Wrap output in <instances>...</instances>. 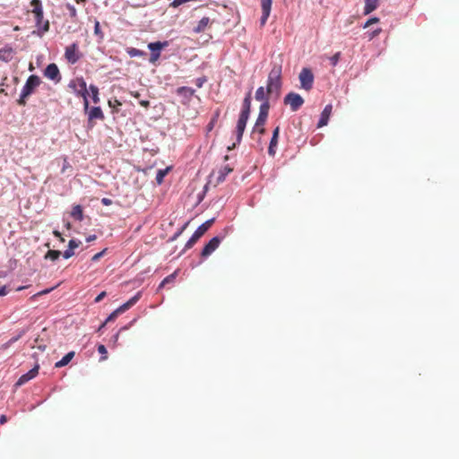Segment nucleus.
<instances>
[{
	"label": "nucleus",
	"instance_id": "1a4fd4ad",
	"mask_svg": "<svg viewBox=\"0 0 459 459\" xmlns=\"http://www.w3.org/2000/svg\"><path fill=\"white\" fill-rule=\"evenodd\" d=\"M65 56L70 64L74 65L77 63L81 57L78 49V44L74 42L70 46L66 47Z\"/></svg>",
	"mask_w": 459,
	"mask_h": 459
},
{
	"label": "nucleus",
	"instance_id": "f704fd0d",
	"mask_svg": "<svg viewBox=\"0 0 459 459\" xmlns=\"http://www.w3.org/2000/svg\"><path fill=\"white\" fill-rule=\"evenodd\" d=\"M168 172V169H159L156 174V181L158 184H161L163 181L164 177L166 176Z\"/></svg>",
	"mask_w": 459,
	"mask_h": 459
},
{
	"label": "nucleus",
	"instance_id": "a19ab883",
	"mask_svg": "<svg viewBox=\"0 0 459 459\" xmlns=\"http://www.w3.org/2000/svg\"><path fill=\"white\" fill-rule=\"evenodd\" d=\"M81 244V241H78L76 239H71L68 243V247L72 249L73 251L79 247Z\"/></svg>",
	"mask_w": 459,
	"mask_h": 459
},
{
	"label": "nucleus",
	"instance_id": "0e129e2a",
	"mask_svg": "<svg viewBox=\"0 0 459 459\" xmlns=\"http://www.w3.org/2000/svg\"><path fill=\"white\" fill-rule=\"evenodd\" d=\"M7 421V418L5 415H1L0 417V424H4Z\"/></svg>",
	"mask_w": 459,
	"mask_h": 459
},
{
	"label": "nucleus",
	"instance_id": "49530a36",
	"mask_svg": "<svg viewBox=\"0 0 459 459\" xmlns=\"http://www.w3.org/2000/svg\"><path fill=\"white\" fill-rule=\"evenodd\" d=\"M127 309H129L126 303L122 304L117 308V313L122 314L126 312Z\"/></svg>",
	"mask_w": 459,
	"mask_h": 459
},
{
	"label": "nucleus",
	"instance_id": "473e14b6",
	"mask_svg": "<svg viewBox=\"0 0 459 459\" xmlns=\"http://www.w3.org/2000/svg\"><path fill=\"white\" fill-rule=\"evenodd\" d=\"M141 297L142 291H138L136 294H134L128 301L126 302L127 307L130 308L135 305Z\"/></svg>",
	"mask_w": 459,
	"mask_h": 459
},
{
	"label": "nucleus",
	"instance_id": "f8f14e48",
	"mask_svg": "<svg viewBox=\"0 0 459 459\" xmlns=\"http://www.w3.org/2000/svg\"><path fill=\"white\" fill-rule=\"evenodd\" d=\"M39 372V367L36 366L30 370H29L27 373L22 375L18 381L16 382V385L20 386L27 383L28 381L33 379Z\"/></svg>",
	"mask_w": 459,
	"mask_h": 459
},
{
	"label": "nucleus",
	"instance_id": "a18cd8bd",
	"mask_svg": "<svg viewBox=\"0 0 459 459\" xmlns=\"http://www.w3.org/2000/svg\"><path fill=\"white\" fill-rule=\"evenodd\" d=\"M119 315V313H117V309H115L105 320L107 323L113 321L116 319V317Z\"/></svg>",
	"mask_w": 459,
	"mask_h": 459
},
{
	"label": "nucleus",
	"instance_id": "c756f323",
	"mask_svg": "<svg viewBox=\"0 0 459 459\" xmlns=\"http://www.w3.org/2000/svg\"><path fill=\"white\" fill-rule=\"evenodd\" d=\"M61 255V252L58 251V250H49L46 255H45V258L46 259H49L51 261H56L59 258V256Z\"/></svg>",
	"mask_w": 459,
	"mask_h": 459
},
{
	"label": "nucleus",
	"instance_id": "7ed1b4c3",
	"mask_svg": "<svg viewBox=\"0 0 459 459\" xmlns=\"http://www.w3.org/2000/svg\"><path fill=\"white\" fill-rule=\"evenodd\" d=\"M39 84L40 78L38 75H30L21 91L20 99L18 100L19 105L24 106L26 104V98L31 95Z\"/></svg>",
	"mask_w": 459,
	"mask_h": 459
},
{
	"label": "nucleus",
	"instance_id": "774afa93",
	"mask_svg": "<svg viewBox=\"0 0 459 459\" xmlns=\"http://www.w3.org/2000/svg\"><path fill=\"white\" fill-rule=\"evenodd\" d=\"M53 233H54V235H55L56 237H58V238H60V237H61V234H60V232H59L58 230H54V232H53Z\"/></svg>",
	"mask_w": 459,
	"mask_h": 459
},
{
	"label": "nucleus",
	"instance_id": "3c124183",
	"mask_svg": "<svg viewBox=\"0 0 459 459\" xmlns=\"http://www.w3.org/2000/svg\"><path fill=\"white\" fill-rule=\"evenodd\" d=\"M160 56V53H151L150 62L154 63L159 59Z\"/></svg>",
	"mask_w": 459,
	"mask_h": 459
},
{
	"label": "nucleus",
	"instance_id": "ea45409f",
	"mask_svg": "<svg viewBox=\"0 0 459 459\" xmlns=\"http://www.w3.org/2000/svg\"><path fill=\"white\" fill-rule=\"evenodd\" d=\"M94 33H95V35H97L100 39L103 38V34H102V31L100 30V22L98 21H96L95 24H94Z\"/></svg>",
	"mask_w": 459,
	"mask_h": 459
},
{
	"label": "nucleus",
	"instance_id": "aec40b11",
	"mask_svg": "<svg viewBox=\"0 0 459 459\" xmlns=\"http://www.w3.org/2000/svg\"><path fill=\"white\" fill-rule=\"evenodd\" d=\"M74 356V351H70V352L66 353L60 360L56 362L55 367L62 368V367L66 366L72 360Z\"/></svg>",
	"mask_w": 459,
	"mask_h": 459
},
{
	"label": "nucleus",
	"instance_id": "423d86ee",
	"mask_svg": "<svg viewBox=\"0 0 459 459\" xmlns=\"http://www.w3.org/2000/svg\"><path fill=\"white\" fill-rule=\"evenodd\" d=\"M229 229L225 228L223 231L219 235L210 239V241L204 247L201 255L204 257H207L212 255L219 247L222 239L228 235Z\"/></svg>",
	"mask_w": 459,
	"mask_h": 459
},
{
	"label": "nucleus",
	"instance_id": "09e8293b",
	"mask_svg": "<svg viewBox=\"0 0 459 459\" xmlns=\"http://www.w3.org/2000/svg\"><path fill=\"white\" fill-rule=\"evenodd\" d=\"M270 16V13H262V16L260 19L261 24L264 25L268 20V17Z\"/></svg>",
	"mask_w": 459,
	"mask_h": 459
},
{
	"label": "nucleus",
	"instance_id": "58836bf2",
	"mask_svg": "<svg viewBox=\"0 0 459 459\" xmlns=\"http://www.w3.org/2000/svg\"><path fill=\"white\" fill-rule=\"evenodd\" d=\"M341 53L337 52L333 56L330 57V63L333 66L337 65L339 60H340Z\"/></svg>",
	"mask_w": 459,
	"mask_h": 459
},
{
	"label": "nucleus",
	"instance_id": "e433bc0d",
	"mask_svg": "<svg viewBox=\"0 0 459 459\" xmlns=\"http://www.w3.org/2000/svg\"><path fill=\"white\" fill-rule=\"evenodd\" d=\"M279 132H280V128H279V126H277L273 130V136H272L271 141H270L271 145H276L277 146Z\"/></svg>",
	"mask_w": 459,
	"mask_h": 459
},
{
	"label": "nucleus",
	"instance_id": "cd10ccee",
	"mask_svg": "<svg viewBox=\"0 0 459 459\" xmlns=\"http://www.w3.org/2000/svg\"><path fill=\"white\" fill-rule=\"evenodd\" d=\"M89 91L91 92L92 101L94 103H99L100 102L99 88L96 85L91 84L89 87Z\"/></svg>",
	"mask_w": 459,
	"mask_h": 459
},
{
	"label": "nucleus",
	"instance_id": "a878e982",
	"mask_svg": "<svg viewBox=\"0 0 459 459\" xmlns=\"http://www.w3.org/2000/svg\"><path fill=\"white\" fill-rule=\"evenodd\" d=\"M126 53L130 57H140L146 55L144 51L134 48H127Z\"/></svg>",
	"mask_w": 459,
	"mask_h": 459
},
{
	"label": "nucleus",
	"instance_id": "5fc2aeb1",
	"mask_svg": "<svg viewBox=\"0 0 459 459\" xmlns=\"http://www.w3.org/2000/svg\"><path fill=\"white\" fill-rule=\"evenodd\" d=\"M186 3V0H174L172 3H171V5L173 7H178L179 5H181L182 4H185Z\"/></svg>",
	"mask_w": 459,
	"mask_h": 459
},
{
	"label": "nucleus",
	"instance_id": "c03bdc74",
	"mask_svg": "<svg viewBox=\"0 0 459 459\" xmlns=\"http://www.w3.org/2000/svg\"><path fill=\"white\" fill-rule=\"evenodd\" d=\"M379 22V19L377 18V17H372L370 19H368L366 23L364 24V28H367L368 27L369 25L373 24V23H377Z\"/></svg>",
	"mask_w": 459,
	"mask_h": 459
},
{
	"label": "nucleus",
	"instance_id": "6e6d98bb",
	"mask_svg": "<svg viewBox=\"0 0 459 459\" xmlns=\"http://www.w3.org/2000/svg\"><path fill=\"white\" fill-rule=\"evenodd\" d=\"M275 147L276 145H269V148H268V153L271 155V156H274L275 154Z\"/></svg>",
	"mask_w": 459,
	"mask_h": 459
},
{
	"label": "nucleus",
	"instance_id": "bb28decb",
	"mask_svg": "<svg viewBox=\"0 0 459 459\" xmlns=\"http://www.w3.org/2000/svg\"><path fill=\"white\" fill-rule=\"evenodd\" d=\"M265 92H266V91L263 86H260L259 88H257L255 94V100L258 101H262V102L268 100V99L265 95Z\"/></svg>",
	"mask_w": 459,
	"mask_h": 459
},
{
	"label": "nucleus",
	"instance_id": "412c9836",
	"mask_svg": "<svg viewBox=\"0 0 459 459\" xmlns=\"http://www.w3.org/2000/svg\"><path fill=\"white\" fill-rule=\"evenodd\" d=\"M210 22V19L208 17H203L197 23V25L193 29L195 33L203 32L207 25Z\"/></svg>",
	"mask_w": 459,
	"mask_h": 459
},
{
	"label": "nucleus",
	"instance_id": "052dcab7",
	"mask_svg": "<svg viewBox=\"0 0 459 459\" xmlns=\"http://www.w3.org/2000/svg\"><path fill=\"white\" fill-rule=\"evenodd\" d=\"M101 204L104 205H110L112 204V201L109 198L104 197L101 199Z\"/></svg>",
	"mask_w": 459,
	"mask_h": 459
},
{
	"label": "nucleus",
	"instance_id": "7c9ffc66",
	"mask_svg": "<svg viewBox=\"0 0 459 459\" xmlns=\"http://www.w3.org/2000/svg\"><path fill=\"white\" fill-rule=\"evenodd\" d=\"M178 274V272H174L173 273L168 275L167 277H165L162 281L160 283V286L159 288H162L164 287L166 284L169 283V282H172L174 281V280L176 279V276Z\"/></svg>",
	"mask_w": 459,
	"mask_h": 459
},
{
	"label": "nucleus",
	"instance_id": "f03ea898",
	"mask_svg": "<svg viewBox=\"0 0 459 459\" xmlns=\"http://www.w3.org/2000/svg\"><path fill=\"white\" fill-rule=\"evenodd\" d=\"M68 87L73 91V92L79 97L83 99V107L84 110H88L89 108V100L88 95L89 91L87 90V84L85 80L82 77H76L70 81Z\"/></svg>",
	"mask_w": 459,
	"mask_h": 459
},
{
	"label": "nucleus",
	"instance_id": "4d7b16f0",
	"mask_svg": "<svg viewBox=\"0 0 459 459\" xmlns=\"http://www.w3.org/2000/svg\"><path fill=\"white\" fill-rule=\"evenodd\" d=\"M205 81H206L205 78H197L196 79V86L198 88H201Z\"/></svg>",
	"mask_w": 459,
	"mask_h": 459
},
{
	"label": "nucleus",
	"instance_id": "4c0bfd02",
	"mask_svg": "<svg viewBox=\"0 0 459 459\" xmlns=\"http://www.w3.org/2000/svg\"><path fill=\"white\" fill-rule=\"evenodd\" d=\"M66 9L68 10L69 15L72 18H75L77 16L76 8L73 4H66Z\"/></svg>",
	"mask_w": 459,
	"mask_h": 459
},
{
	"label": "nucleus",
	"instance_id": "13d9d810",
	"mask_svg": "<svg viewBox=\"0 0 459 459\" xmlns=\"http://www.w3.org/2000/svg\"><path fill=\"white\" fill-rule=\"evenodd\" d=\"M381 30H381L380 28H378V29H377V30H373V31L370 33L369 38H370V39H373L374 37L377 36V35L381 32Z\"/></svg>",
	"mask_w": 459,
	"mask_h": 459
},
{
	"label": "nucleus",
	"instance_id": "37998d69",
	"mask_svg": "<svg viewBox=\"0 0 459 459\" xmlns=\"http://www.w3.org/2000/svg\"><path fill=\"white\" fill-rule=\"evenodd\" d=\"M74 255V252L72 249H70L69 247H67V249H65L63 253V256L65 259H68V258L72 257Z\"/></svg>",
	"mask_w": 459,
	"mask_h": 459
},
{
	"label": "nucleus",
	"instance_id": "a211bd4d",
	"mask_svg": "<svg viewBox=\"0 0 459 459\" xmlns=\"http://www.w3.org/2000/svg\"><path fill=\"white\" fill-rule=\"evenodd\" d=\"M177 92L179 96L189 100L194 96L195 91L193 88L182 86L178 89Z\"/></svg>",
	"mask_w": 459,
	"mask_h": 459
},
{
	"label": "nucleus",
	"instance_id": "8fccbe9b",
	"mask_svg": "<svg viewBox=\"0 0 459 459\" xmlns=\"http://www.w3.org/2000/svg\"><path fill=\"white\" fill-rule=\"evenodd\" d=\"M22 333H20V334H18V335H16V336L12 337V338L8 341V342L6 343V345H11L12 343H14L15 342H17V341L21 338V336H22Z\"/></svg>",
	"mask_w": 459,
	"mask_h": 459
},
{
	"label": "nucleus",
	"instance_id": "6e6552de",
	"mask_svg": "<svg viewBox=\"0 0 459 459\" xmlns=\"http://www.w3.org/2000/svg\"><path fill=\"white\" fill-rule=\"evenodd\" d=\"M284 104L290 105V109L295 112L304 104V99L296 92H290L284 97Z\"/></svg>",
	"mask_w": 459,
	"mask_h": 459
},
{
	"label": "nucleus",
	"instance_id": "c9c22d12",
	"mask_svg": "<svg viewBox=\"0 0 459 459\" xmlns=\"http://www.w3.org/2000/svg\"><path fill=\"white\" fill-rule=\"evenodd\" d=\"M98 351H99V353H100V354H101V357H100V361H104V360H106V359H107V358H108V357H107V353H108V351H107V348L105 347V345H103V344H100V345L98 346Z\"/></svg>",
	"mask_w": 459,
	"mask_h": 459
},
{
	"label": "nucleus",
	"instance_id": "dca6fc26",
	"mask_svg": "<svg viewBox=\"0 0 459 459\" xmlns=\"http://www.w3.org/2000/svg\"><path fill=\"white\" fill-rule=\"evenodd\" d=\"M168 46H169L168 41H155V42L149 43L148 48L150 49V51L152 53H160V50L163 48H166Z\"/></svg>",
	"mask_w": 459,
	"mask_h": 459
},
{
	"label": "nucleus",
	"instance_id": "0eeeda50",
	"mask_svg": "<svg viewBox=\"0 0 459 459\" xmlns=\"http://www.w3.org/2000/svg\"><path fill=\"white\" fill-rule=\"evenodd\" d=\"M299 79L300 82V87L306 91H309L313 87L314 74L309 68H303L299 73Z\"/></svg>",
	"mask_w": 459,
	"mask_h": 459
},
{
	"label": "nucleus",
	"instance_id": "393cba45",
	"mask_svg": "<svg viewBox=\"0 0 459 459\" xmlns=\"http://www.w3.org/2000/svg\"><path fill=\"white\" fill-rule=\"evenodd\" d=\"M269 108H270L269 100H265V101L262 102V104L260 105V108H259L258 116L267 119Z\"/></svg>",
	"mask_w": 459,
	"mask_h": 459
},
{
	"label": "nucleus",
	"instance_id": "864d4df0",
	"mask_svg": "<svg viewBox=\"0 0 459 459\" xmlns=\"http://www.w3.org/2000/svg\"><path fill=\"white\" fill-rule=\"evenodd\" d=\"M104 253H105V250H102L101 252H99V253L95 254V255L92 256L91 260H92L93 262L98 261V260H99V259H100V258L104 255Z\"/></svg>",
	"mask_w": 459,
	"mask_h": 459
},
{
	"label": "nucleus",
	"instance_id": "bf43d9fd",
	"mask_svg": "<svg viewBox=\"0 0 459 459\" xmlns=\"http://www.w3.org/2000/svg\"><path fill=\"white\" fill-rule=\"evenodd\" d=\"M118 338H119V332H117L116 334H114L112 337H111V342H113L114 345L117 344V341H118Z\"/></svg>",
	"mask_w": 459,
	"mask_h": 459
},
{
	"label": "nucleus",
	"instance_id": "20e7f679",
	"mask_svg": "<svg viewBox=\"0 0 459 459\" xmlns=\"http://www.w3.org/2000/svg\"><path fill=\"white\" fill-rule=\"evenodd\" d=\"M31 5L33 6L32 13L35 14L36 25L42 32H46L49 29L48 21H43V8L40 0H32Z\"/></svg>",
	"mask_w": 459,
	"mask_h": 459
},
{
	"label": "nucleus",
	"instance_id": "680f3d73",
	"mask_svg": "<svg viewBox=\"0 0 459 459\" xmlns=\"http://www.w3.org/2000/svg\"><path fill=\"white\" fill-rule=\"evenodd\" d=\"M7 294L6 287L3 286L0 288V296H4Z\"/></svg>",
	"mask_w": 459,
	"mask_h": 459
},
{
	"label": "nucleus",
	"instance_id": "e2e57ef3",
	"mask_svg": "<svg viewBox=\"0 0 459 459\" xmlns=\"http://www.w3.org/2000/svg\"><path fill=\"white\" fill-rule=\"evenodd\" d=\"M96 239V235H90L86 238L87 242H91Z\"/></svg>",
	"mask_w": 459,
	"mask_h": 459
},
{
	"label": "nucleus",
	"instance_id": "6ab92c4d",
	"mask_svg": "<svg viewBox=\"0 0 459 459\" xmlns=\"http://www.w3.org/2000/svg\"><path fill=\"white\" fill-rule=\"evenodd\" d=\"M13 57V50L11 48H4L0 49V60L9 62Z\"/></svg>",
	"mask_w": 459,
	"mask_h": 459
},
{
	"label": "nucleus",
	"instance_id": "5701e85b",
	"mask_svg": "<svg viewBox=\"0 0 459 459\" xmlns=\"http://www.w3.org/2000/svg\"><path fill=\"white\" fill-rule=\"evenodd\" d=\"M365 1V7H364V13L369 14L374 10L377 8V0H364Z\"/></svg>",
	"mask_w": 459,
	"mask_h": 459
},
{
	"label": "nucleus",
	"instance_id": "2f4dec72",
	"mask_svg": "<svg viewBox=\"0 0 459 459\" xmlns=\"http://www.w3.org/2000/svg\"><path fill=\"white\" fill-rule=\"evenodd\" d=\"M220 113H221L220 109L215 110V112H214V114H213V116H212V117L211 119V121L207 125V130L208 131H212V128L214 127V125H215V123L217 122V120H218V118L220 117Z\"/></svg>",
	"mask_w": 459,
	"mask_h": 459
},
{
	"label": "nucleus",
	"instance_id": "4468645a",
	"mask_svg": "<svg viewBox=\"0 0 459 459\" xmlns=\"http://www.w3.org/2000/svg\"><path fill=\"white\" fill-rule=\"evenodd\" d=\"M85 112L88 115V119L93 120V119H103L104 115L102 112V109L100 107H92L91 108H88V110H85Z\"/></svg>",
	"mask_w": 459,
	"mask_h": 459
},
{
	"label": "nucleus",
	"instance_id": "72a5a7b5",
	"mask_svg": "<svg viewBox=\"0 0 459 459\" xmlns=\"http://www.w3.org/2000/svg\"><path fill=\"white\" fill-rule=\"evenodd\" d=\"M141 297L142 291H138L136 294H134L128 301L126 302L127 307L130 308L135 305Z\"/></svg>",
	"mask_w": 459,
	"mask_h": 459
},
{
	"label": "nucleus",
	"instance_id": "9d476101",
	"mask_svg": "<svg viewBox=\"0 0 459 459\" xmlns=\"http://www.w3.org/2000/svg\"><path fill=\"white\" fill-rule=\"evenodd\" d=\"M248 117H247V116L239 114V117H238V119L237 122V126H236V131H235L236 141H237L236 143H238V144L240 143V142L242 140V136H243Z\"/></svg>",
	"mask_w": 459,
	"mask_h": 459
},
{
	"label": "nucleus",
	"instance_id": "c85d7f7f",
	"mask_svg": "<svg viewBox=\"0 0 459 459\" xmlns=\"http://www.w3.org/2000/svg\"><path fill=\"white\" fill-rule=\"evenodd\" d=\"M273 0H261L262 13H271Z\"/></svg>",
	"mask_w": 459,
	"mask_h": 459
},
{
	"label": "nucleus",
	"instance_id": "ddd939ff",
	"mask_svg": "<svg viewBox=\"0 0 459 459\" xmlns=\"http://www.w3.org/2000/svg\"><path fill=\"white\" fill-rule=\"evenodd\" d=\"M332 108H333V107L331 104H328L325 107V108L323 109V111L320 115V117H319V120L317 123V127H323L328 124V121H329V118H330V116L332 113Z\"/></svg>",
	"mask_w": 459,
	"mask_h": 459
},
{
	"label": "nucleus",
	"instance_id": "4be33fe9",
	"mask_svg": "<svg viewBox=\"0 0 459 459\" xmlns=\"http://www.w3.org/2000/svg\"><path fill=\"white\" fill-rule=\"evenodd\" d=\"M266 122V118L257 117L255 126L253 128V133L257 131L260 134H264L265 132V129L263 127L264 125Z\"/></svg>",
	"mask_w": 459,
	"mask_h": 459
},
{
	"label": "nucleus",
	"instance_id": "de8ad7c7",
	"mask_svg": "<svg viewBox=\"0 0 459 459\" xmlns=\"http://www.w3.org/2000/svg\"><path fill=\"white\" fill-rule=\"evenodd\" d=\"M127 309H129L126 303L122 304L117 308V313L122 314L126 312Z\"/></svg>",
	"mask_w": 459,
	"mask_h": 459
},
{
	"label": "nucleus",
	"instance_id": "603ef678",
	"mask_svg": "<svg viewBox=\"0 0 459 459\" xmlns=\"http://www.w3.org/2000/svg\"><path fill=\"white\" fill-rule=\"evenodd\" d=\"M107 293L106 291H101L96 298H95V302L98 303L100 302V300H102V299H104L106 297Z\"/></svg>",
	"mask_w": 459,
	"mask_h": 459
},
{
	"label": "nucleus",
	"instance_id": "79ce46f5",
	"mask_svg": "<svg viewBox=\"0 0 459 459\" xmlns=\"http://www.w3.org/2000/svg\"><path fill=\"white\" fill-rule=\"evenodd\" d=\"M188 222L185 223L180 230H178L175 234L174 236L171 238V240H175L177 239L181 234L182 232L185 230V229L186 228Z\"/></svg>",
	"mask_w": 459,
	"mask_h": 459
},
{
	"label": "nucleus",
	"instance_id": "f3484780",
	"mask_svg": "<svg viewBox=\"0 0 459 459\" xmlns=\"http://www.w3.org/2000/svg\"><path fill=\"white\" fill-rule=\"evenodd\" d=\"M251 111V93L248 92L244 98L240 114L249 117Z\"/></svg>",
	"mask_w": 459,
	"mask_h": 459
},
{
	"label": "nucleus",
	"instance_id": "9b49d317",
	"mask_svg": "<svg viewBox=\"0 0 459 459\" xmlns=\"http://www.w3.org/2000/svg\"><path fill=\"white\" fill-rule=\"evenodd\" d=\"M44 75L49 79V80H52L56 82H60L61 80V75H60V72H59V69L57 67V65L56 64H49L45 71H44Z\"/></svg>",
	"mask_w": 459,
	"mask_h": 459
},
{
	"label": "nucleus",
	"instance_id": "338daca9",
	"mask_svg": "<svg viewBox=\"0 0 459 459\" xmlns=\"http://www.w3.org/2000/svg\"><path fill=\"white\" fill-rule=\"evenodd\" d=\"M106 324H107V322H106V321H105L104 323H102V324L100 325V327H99L98 331H99V332H100V331H101V330L105 327Z\"/></svg>",
	"mask_w": 459,
	"mask_h": 459
},
{
	"label": "nucleus",
	"instance_id": "69168bd1",
	"mask_svg": "<svg viewBox=\"0 0 459 459\" xmlns=\"http://www.w3.org/2000/svg\"><path fill=\"white\" fill-rule=\"evenodd\" d=\"M140 105L146 108L149 106V101L148 100H141Z\"/></svg>",
	"mask_w": 459,
	"mask_h": 459
},
{
	"label": "nucleus",
	"instance_id": "2eb2a0df",
	"mask_svg": "<svg viewBox=\"0 0 459 459\" xmlns=\"http://www.w3.org/2000/svg\"><path fill=\"white\" fill-rule=\"evenodd\" d=\"M232 171V169L229 165H225L221 167L218 172H217V179L216 183L221 184L222 183L226 177Z\"/></svg>",
	"mask_w": 459,
	"mask_h": 459
},
{
	"label": "nucleus",
	"instance_id": "f257e3e1",
	"mask_svg": "<svg viewBox=\"0 0 459 459\" xmlns=\"http://www.w3.org/2000/svg\"><path fill=\"white\" fill-rule=\"evenodd\" d=\"M281 88V65L274 63L267 78L266 92L278 97Z\"/></svg>",
	"mask_w": 459,
	"mask_h": 459
},
{
	"label": "nucleus",
	"instance_id": "39448f33",
	"mask_svg": "<svg viewBox=\"0 0 459 459\" xmlns=\"http://www.w3.org/2000/svg\"><path fill=\"white\" fill-rule=\"evenodd\" d=\"M214 221L215 219L212 218L204 222L203 224H201L186 243L182 253L185 252L186 249L191 248L196 243V241L208 230V229L214 222Z\"/></svg>",
	"mask_w": 459,
	"mask_h": 459
},
{
	"label": "nucleus",
	"instance_id": "b1692460",
	"mask_svg": "<svg viewBox=\"0 0 459 459\" xmlns=\"http://www.w3.org/2000/svg\"><path fill=\"white\" fill-rule=\"evenodd\" d=\"M71 216L78 221H82L83 220L82 209L81 205H75L73 207Z\"/></svg>",
	"mask_w": 459,
	"mask_h": 459
}]
</instances>
